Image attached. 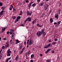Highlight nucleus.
<instances>
[{"label":"nucleus","instance_id":"ea45409f","mask_svg":"<svg viewBox=\"0 0 62 62\" xmlns=\"http://www.w3.org/2000/svg\"><path fill=\"white\" fill-rule=\"evenodd\" d=\"M4 48H5V47L4 46H2V49H4Z\"/></svg>","mask_w":62,"mask_h":62},{"label":"nucleus","instance_id":"5701e85b","mask_svg":"<svg viewBox=\"0 0 62 62\" xmlns=\"http://www.w3.org/2000/svg\"><path fill=\"white\" fill-rule=\"evenodd\" d=\"M20 49H21L22 48V45L21 44H20Z\"/></svg>","mask_w":62,"mask_h":62},{"label":"nucleus","instance_id":"3c124183","mask_svg":"<svg viewBox=\"0 0 62 62\" xmlns=\"http://www.w3.org/2000/svg\"><path fill=\"white\" fill-rule=\"evenodd\" d=\"M54 39V40L55 41H57V39Z\"/></svg>","mask_w":62,"mask_h":62},{"label":"nucleus","instance_id":"dca6fc26","mask_svg":"<svg viewBox=\"0 0 62 62\" xmlns=\"http://www.w3.org/2000/svg\"><path fill=\"white\" fill-rule=\"evenodd\" d=\"M14 32L13 33V34H12V39H13V37H14Z\"/></svg>","mask_w":62,"mask_h":62},{"label":"nucleus","instance_id":"338daca9","mask_svg":"<svg viewBox=\"0 0 62 62\" xmlns=\"http://www.w3.org/2000/svg\"><path fill=\"white\" fill-rule=\"evenodd\" d=\"M24 44L25 45L26 44V42H24Z\"/></svg>","mask_w":62,"mask_h":62},{"label":"nucleus","instance_id":"f8f14e48","mask_svg":"<svg viewBox=\"0 0 62 62\" xmlns=\"http://www.w3.org/2000/svg\"><path fill=\"white\" fill-rule=\"evenodd\" d=\"M50 23H52L53 22V18H50Z\"/></svg>","mask_w":62,"mask_h":62},{"label":"nucleus","instance_id":"cd10ccee","mask_svg":"<svg viewBox=\"0 0 62 62\" xmlns=\"http://www.w3.org/2000/svg\"><path fill=\"white\" fill-rule=\"evenodd\" d=\"M43 33V36H45V35H46V33H44H44Z\"/></svg>","mask_w":62,"mask_h":62},{"label":"nucleus","instance_id":"412c9836","mask_svg":"<svg viewBox=\"0 0 62 62\" xmlns=\"http://www.w3.org/2000/svg\"><path fill=\"white\" fill-rule=\"evenodd\" d=\"M43 3L42 2L41 3V4H40V5L42 7L43 6Z\"/></svg>","mask_w":62,"mask_h":62},{"label":"nucleus","instance_id":"4c0bfd02","mask_svg":"<svg viewBox=\"0 0 62 62\" xmlns=\"http://www.w3.org/2000/svg\"><path fill=\"white\" fill-rule=\"evenodd\" d=\"M30 53V51H29L28 52V54H29Z\"/></svg>","mask_w":62,"mask_h":62},{"label":"nucleus","instance_id":"aec40b11","mask_svg":"<svg viewBox=\"0 0 62 62\" xmlns=\"http://www.w3.org/2000/svg\"><path fill=\"white\" fill-rule=\"evenodd\" d=\"M31 58H33V57H34V54H32V55H31Z\"/></svg>","mask_w":62,"mask_h":62},{"label":"nucleus","instance_id":"f3484780","mask_svg":"<svg viewBox=\"0 0 62 62\" xmlns=\"http://www.w3.org/2000/svg\"><path fill=\"white\" fill-rule=\"evenodd\" d=\"M23 14V12L22 11H21L20 12V14L19 15H22Z\"/></svg>","mask_w":62,"mask_h":62},{"label":"nucleus","instance_id":"052dcab7","mask_svg":"<svg viewBox=\"0 0 62 62\" xmlns=\"http://www.w3.org/2000/svg\"><path fill=\"white\" fill-rule=\"evenodd\" d=\"M54 24H57V23L56 22H55L54 23Z\"/></svg>","mask_w":62,"mask_h":62},{"label":"nucleus","instance_id":"2eb2a0df","mask_svg":"<svg viewBox=\"0 0 62 62\" xmlns=\"http://www.w3.org/2000/svg\"><path fill=\"white\" fill-rule=\"evenodd\" d=\"M37 21L36 19H35L32 22V23H34L36 22V21Z\"/></svg>","mask_w":62,"mask_h":62},{"label":"nucleus","instance_id":"680f3d73","mask_svg":"<svg viewBox=\"0 0 62 62\" xmlns=\"http://www.w3.org/2000/svg\"><path fill=\"white\" fill-rule=\"evenodd\" d=\"M8 60L7 59V60L6 61V62H8Z\"/></svg>","mask_w":62,"mask_h":62},{"label":"nucleus","instance_id":"de8ad7c7","mask_svg":"<svg viewBox=\"0 0 62 62\" xmlns=\"http://www.w3.org/2000/svg\"><path fill=\"white\" fill-rule=\"evenodd\" d=\"M11 59V58L10 57L9 58H8L7 59H8V60H9V59Z\"/></svg>","mask_w":62,"mask_h":62},{"label":"nucleus","instance_id":"6ab92c4d","mask_svg":"<svg viewBox=\"0 0 62 62\" xmlns=\"http://www.w3.org/2000/svg\"><path fill=\"white\" fill-rule=\"evenodd\" d=\"M48 48V46H47V45L46 46H45L44 47V49H45V48Z\"/></svg>","mask_w":62,"mask_h":62},{"label":"nucleus","instance_id":"f704fd0d","mask_svg":"<svg viewBox=\"0 0 62 62\" xmlns=\"http://www.w3.org/2000/svg\"><path fill=\"white\" fill-rule=\"evenodd\" d=\"M21 26H24V24H22L21 25Z\"/></svg>","mask_w":62,"mask_h":62},{"label":"nucleus","instance_id":"4be33fe9","mask_svg":"<svg viewBox=\"0 0 62 62\" xmlns=\"http://www.w3.org/2000/svg\"><path fill=\"white\" fill-rule=\"evenodd\" d=\"M44 8L45 9V10H46V9H47V7H45L44 6Z\"/></svg>","mask_w":62,"mask_h":62},{"label":"nucleus","instance_id":"b1692460","mask_svg":"<svg viewBox=\"0 0 62 62\" xmlns=\"http://www.w3.org/2000/svg\"><path fill=\"white\" fill-rule=\"evenodd\" d=\"M44 6L46 7H48V4H46Z\"/></svg>","mask_w":62,"mask_h":62},{"label":"nucleus","instance_id":"09e8293b","mask_svg":"<svg viewBox=\"0 0 62 62\" xmlns=\"http://www.w3.org/2000/svg\"><path fill=\"white\" fill-rule=\"evenodd\" d=\"M48 53V51L47 50V51L45 52V53L46 54H47Z\"/></svg>","mask_w":62,"mask_h":62},{"label":"nucleus","instance_id":"6e6d98bb","mask_svg":"<svg viewBox=\"0 0 62 62\" xmlns=\"http://www.w3.org/2000/svg\"><path fill=\"white\" fill-rule=\"evenodd\" d=\"M48 41L49 42H51V40H49Z\"/></svg>","mask_w":62,"mask_h":62},{"label":"nucleus","instance_id":"864d4df0","mask_svg":"<svg viewBox=\"0 0 62 62\" xmlns=\"http://www.w3.org/2000/svg\"><path fill=\"white\" fill-rule=\"evenodd\" d=\"M40 0H37V2H40Z\"/></svg>","mask_w":62,"mask_h":62},{"label":"nucleus","instance_id":"2f4dec72","mask_svg":"<svg viewBox=\"0 0 62 62\" xmlns=\"http://www.w3.org/2000/svg\"><path fill=\"white\" fill-rule=\"evenodd\" d=\"M58 11H59V14H60V11H61V9H59Z\"/></svg>","mask_w":62,"mask_h":62},{"label":"nucleus","instance_id":"c756f323","mask_svg":"<svg viewBox=\"0 0 62 62\" xmlns=\"http://www.w3.org/2000/svg\"><path fill=\"white\" fill-rule=\"evenodd\" d=\"M23 50H22L21 51V52L20 53V54H22L23 53Z\"/></svg>","mask_w":62,"mask_h":62},{"label":"nucleus","instance_id":"0eeeda50","mask_svg":"<svg viewBox=\"0 0 62 62\" xmlns=\"http://www.w3.org/2000/svg\"><path fill=\"white\" fill-rule=\"evenodd\" d=\"M3 14H4V11H2L0 13V18L1 17V15H3Z\"/></svg>","mask_w":62,"mask_h":62},{"label":"nucleus","instance_id":"f03ea898","mask_svg":"<svg viewBox=\"0 0 62 62\" xmlns=\"http://www.w3.org/2000/svg\"><path fill=\"white\" fill-rule=\"evenodd\" d=\"M27 48L28 47V44L29 45H32L33 43H34V41H33L31 39L30 40H27Z\"/></svg>","mask_w":62,"mask_h":62},{"label":"nucleus","instance_id":"774afa93","mask_svg":"<svg viewBox=\"0 0 62 62\" xmlns=\"http://www.w3.org/2000/svg\"><path fill=\"white\" fill-rule=\"evenodd\" d=\"M16 10L15 8H13V10Z\"/></svg>","mask_w":62,"mask_h":62},{"label":"nucleus","instance_id":"9b49d317","mask_svg":"<svg viewBox=\"0 0 62 62\" xmlns=\"http://www.w3.org/2000/svg\"><path fill=\"white\" fill-rule=\"evenodd\" d=\"M27 20H28V21H31V19L29 17L27 18Z\"/></svg>","mask_w":62,"mask_h":62},{"label":"nucleus","instance_id":"5fc2aeb1","mask_svg":"<svg viewBox=\"0 0 62 62\" xmlns=\"http://www.w3.org/2000/svg\"><path fill=\"white\" fill-rule=\"evenodd\" d=\"M6 38H3V40H6Z\"/></svg>","mask_w":62,"mask_h":62},{"label":"nucleus","instance_id":"4d7b16f0","mask_svg":"<svg viewBox=\"0 0 62 62\" xmlns=\"http://www.w3.org/2000/svg\"><path fill=\"white\" fill-rule=\"evenodd\" d=\"M10 51V49L9 48L7 50V52H8V51Z\"/></svg>","mask_w":62,"mask_h":62},{"label":"nucleus","instance_id":"bb28decb","mask_svg":"<svg viewBox=\"0 0 62 62\" xmlns=\"http://www.w3.org/2000/svg\"><path fill=\"white\" fill-rule=\"evenodd\" d=\"M35 6H36V4H33L32 5V7H35Z\"/></svg>","mask_w":62,"mask_h":62},{"label":"nucleus","instance_id":"f257e3e1","mask_svg":"<svg viewBox=\"0 0 62 62\" xmlns=\"http://www.w3.org/2000/svg\"><path fill=\"white\" fill-rule=\"evenodd\" d=\"M45 29V28H44L43 29H42L41 32L40 31H38L36 33L37 36L38 37H39L43 34V33H44V31Z\"/></svg>","mask_w":62,"mask_h":62},{"label":"nucleus","instance_id":"393cba45","mask_svg":"<svg viewBox=\"0 0 62 62\" xmlns=\"http://www.w3.org/2000/svg\"><path fill=\"white\" fill-rule=\"evenodd\" d=\"M51 49H49L47 50V51H48V52H50V51H51Z\"/></svg>","mask_w":62,"mask_h":62},{"label":"nucleus","instance_id":"7ed1b4c3","mask_svg":"<svg viewBox=\"0 0 62 62\" xmlns=\"http://www.w3.org/2000/svg\"><path fill=\"white\" fill-rule=\"evenodd\" d=\"M21 18V17L20 16H18L16 19L15 21V22H16H16H17L18 21H19V20H18V19H20Z\"/></svg>","mask_w":62,"mask_h":62},{"label":"nucleus","instance_id":"39448f33","mask_svg":"<svg viewBox=\"0 0 62 62\" xmlns=\"http://www.w3.org/2000/svg\"><path fill=\"white\" fill-rule=\"evenodd\" d=\"M8 52L7 54H8L7 55V56H10V53H11V51H7Z\"/></svg>","mask_w":62,"mask_h":62},{"label":"nucleus","instance_id":"69168bd1","mask_svg":"<svg viewBox=\"0 0 62 62\" xmlns=\"http://www.w3.org/2000/svg\"><path fill=\"white\" fill-rule=\"evenodd\" d=\"M2 50L1 49L0 50V53H1V52H2Z\"/></svg>","mask_w":62,"mask_h":62},{"label":"nucleus","instance_id":"72a5a7b5","mask_svg":"<svg viewBox=\"0 0 62 62\" xmlns=\"http://www.w3.org/2000/svg\"><path fill=\"white\" fill-rule=\"evenodd\" d=\"M61 23V21H59L57 23L58 24H59V23Z\"/></svg>","mask_w":62,"mask_h":62},{"label":"nucleus","instance_id":"603ef678","mask_svg":"<svg viewBox=\"0 0 62 62\" xmlns=\"http://www.w3.org/2000/svg\"><path fill=\"white\" fill-rule=\"evenodd\" d=\"M37 26H39H39H40V25H39V24H37Z\"/></svg>","mask_w":62,"mask_h":62},{"label":"nucleus","instance_id":"49530a36","mask_svg":"<svg viewBox=\"0 0 62 62\" xmlns=\"http://www.w3.org/2000/svg\"><path fill=\"white\" fill-rule=\"evenodd\" d=\"M52 10H50V12H49V13H51L52 12Z\"/></svg>","mask_w":62,"mask_h":62},{"label":"nucleus","instance_id":"a18cd8bd","mask_svg":"<svg viewBox=\"0 0 62 62\" xmlns=\"http://www.w3.org/2000/svg\"><path fill=\"white\" fill-rule=\"evenodd\" d=\"M9 9L10 10H12V8L10 7L9 8Z\"/></svg>","mask_w":62,"mask_h":62},{"label":"nucleus","instance_id":"a211bd4d","mask_svg":"<svg viewBox=\"0 0 62 62\" xmlns=\"http://www.w3.org/2000/svg\"><path fill=\"white\" fill-rule=\"evenodd\" d=\"M15 59L17 60L18 59V55L17 56L16 58Z\"/></svg>","mask_w":62,"mask_h":62},{"label":"nucleus","instance_id":"20e7f679","mask_svg":"<svg viewBox=\"0 0 62 62\" xmlns=\"http://www.w3.org/2000/svg\"><path fill=\"white\" fill-rule=\"evenodd\" d=\"M32 11H31V13H30L29 12H27V15L28 16H29V15H31L32 14Z\"/></svg>","mask_w":62,"mask_h":62},{"label":"nucleus","instance_id":"7c9ffc66","mask_svg":"<svg viewBox=\"0 0 62 62\" xmlns=\"http://www.w3.org/2000/svg\"><path fill=\"white\" fill-rule=\"evenodd\" d=\"M56 44V43L55 42H53L52 43V44L53 45H54V44Z\"/></svg>","mask_w":62,"mask_h":62},{"label":"nucleus","instance_id":"c03bdc74","mask_svg":"<svg viewBox=\"0 0 62 62\" xmlns=\"http://www.w3.org/2000/svg\"><path fill=\"white\" fill-rule=\"evenodd\" d=\"M7 34H8L9 33V32L8 31L7 32Z\"/></svg>","mask_w":62,"mask_h":62},{"label":"nucleus","instance_id":"c85d7f7f","mask_svg":"<svg viewBox=\"0 0 62 62\" xmlns=\"http://www.w3.org/2000/svg\"><path fill=\"white\" fill-rule=\"evenodd\" d=\"M3 4V3L2 2L0 3V6H2V5Z\"/></svg>","mask_w":62,"mask_h":62},{"label":"nucleus","instance_id":"1a4fd4ad","mask_svg":"<svg viewBox=\"0 0 62 62\" xmlns=\"http://www.w3.org/2000/svg\"><path fill=\"white\" fill-rule=\"evenodd\" d=\"M5 29H6V27L4 28L3 29L1 30V33H2V32H3L5 30Z\"/></svg>","mask_w":62,"mask_h":62},{"label":"nucleus","instance_id":"8fccbe9b","mask_svg":"<svg viewBox=\"0 0 62 62\" xmlns=\"http://www.w3.org/2000/svg\"><path fill=\"white\" fill-rule=\"evenodd\" d=\"M40 56H42V54H40Z\"/></svg>","mask_w":62,"mask_h":62},{"label":"nucleus","instance_id":"13d9d810","mask_svg":"<svg viewBox=\"0 0 62 62\" xmlns=\"http://www.w3.org/2000/svg\"><path fill=\"white\" fill-rule=\"evenodd\" d=\"M26 3H28V0H27L26 1Z\"/></svg>","mask_w":62,"mask_h":62},{"label":"nucleus","instance_id":"79ce46f5","mask_svg":"<svg viewBox=\"0 0 62 62\" xmlns=\"http://www.w3.org/2000/svg\"><path fill=\"white\" fill-rule=\"evenodd\" d=\"M49 61H50V60H46L47 62H49Z\"/></svg>","mask_w":62,"mask_h":62},{"label":"nucleus","instance_id":"e2e57ef3","mask_svg":"<svg viewBox=\"0 0 62 62\" xmlns=\"http://www.w3.org/2000/svg\"><path fill=\"white\" fill-rule=\"evenodd\" d=\"M2 9H4V7H2Z\"/></svg>","mask_w":62,"mask_h":62},{"label":"nucleus","instance_id":"423d86ee","mask_svg":"<svg viewBox=\"0 0 62 62\" xmlns=\"http://www.w3.org/2000/svg\"><path fill=\"white\" fill-rule=\"evenodd\" d=\"M6 44L7 45L5 46L6 48L9 47V42H7L6 43Z\"/></svg>","mask_w":62,"mask_h":62},{"label":"nucleus","instance_id":"9d476101","mask_svg":"<svg viewBox=\"0 0 62 62\" xmlns=\"http://www.w3.org/2000/svg\"><path fill=\"white\" fill-rule=\"evenodd\" d=\"M33 2H31L28 5V7H29V8L30 9V7H31V4H32Z\"/></svg>","mask_w":62,"mask_h":62},{"label":"nucleus","instance_id":"37998d69","mask_svg":"<svg viewBox=\"0 0 62 62\" xmlns=\"http://www.w3.org/2000/svg\"><path fill=\"white\" fill-rule=\"evenodd\" d=\"M11 7L12 8H13V6H12V5H11Z\"/></svg>","mask_w":62,"mask_h":62},{"label":"nucleus","instance_id":"a19ab883","mask_svg":"<svg viewBox=\"0 0 62 62\" xmlns=\"http://www.w3.org/2000/svg\"><path fill=\"white\" fill-rule=\"evenodd\" d=\"M10 34H12V31H10Z\"/></svg>","mask_w":62,"mask_h":62},{"label":"nucleus","instance_id":"0e129e2a","mask_svg":"<svg viewBox=\"0 0 62 62\" xmlns=\"http://www.w3.org/2000/svg\"><path fill=\"white\" fill-rule=\"evenodd\" d=\"M12 40H11L10 41V43H11L12 42Z\"/></svg>","mask_w":62,"mask_h":62},{"label":"nucleus","instance_id":"c9c22d12","mask_svg":"<svg viewBox=\"0 0 62 62\" xmlns=\"http://www.w3.org/2000/svg\"><path fill=\"white\" fill-rule=\"evenodd\" d=\"M27 19H26L24 21V22L25 23H26L27 22Z\"/></svg>","mask_w":62,"mask_h":62},{"label":"nucleus","instance_id":"58836bf2","mask_svg":"<svg viewBox=\"0 0 62 62\" xmlns=\"http://www.w3.org/2000/svg\"><path fill=\"white\" fill-rule=\"evenodd\" d=\"M52 53H54V50H52Z\"/></svg>","mask_w":62,"mask_h":62},{"label":"nucleus","instance_id":"a878e982","mask_svg":"<svg viewBox=\"0 0 62 62\" xmlns=\"http://www.w3.org/2000/svg\"><path fill=\"white\" fill-rule=\"evenodd\" d=\"M16 42H18V43H19L20 42V41H19L18 40H16Z\"/></svg>","mask_w":62,"mask_h":62},{"label":"nucleus","instance_id":"ddd939ff","mask_svg":"<svg viewBox=\"0 0 62 62\" xmlns=\"http://www.w3.org/2000/svg\"><path fill=\"white\" fill-rule=\"evenodd\" d=\"M55 18H57V19H58V14H56L55 15Z\"/></svg>","mask_w":62,"mask_h":62},{"label":"nucleus","instance_id":"473e14b6","mask_svg":"<svg viewBox=\"0 0 62 62\" xmlns=\"http://www.w3.org/2000/svg\"><path fill=\"white\" fill-rule=\"evenodd\" d=\"M16 18V17L15 16H13V19H15Z\"/></svg>","mask_w":62,"mask_h":62},{"label":"nucleus","instance_id":"6e6552de","mask_svg":"<svg viewBox=\"0 0 62 62\" xmlns=\"http://www.w3.org/2000/svg\"><path fill=\"white\" fill-rule=\"evenodd\" d=\"M58 38V35L57 34H55L54 36V39H57Z\"/></svg>","mask_w":62,"mask_h":62},{"label":"nucleus","instance_id":"bf43d9fd","mask_svg":"<svg viewBox=\"0 0 62 62\" xmlns=\"http://www.w3.org/2000/svg\"><path fill=\"white\" fill-rule=\"evenodd\" d=\"M31 62H33V61L32 60H31L30 61Z\"/></svg>","mask_w":62,"mask_h":62},{"label":"nucleus","instance_id":"e433bc0d","mask_svg":"<svg viewBox=\"0 0 62 62\" xmlns=\"http://www.w3.org/2000/svg\"><path fill=\"white\" fill-rule=\"evenodd\" d=\"M44 15H45L44 14H43L41 16V17H43L44 16Z\"/></svg>","mask_w":62,"mask_h":62},{"label":"nucleus","instance_id":"4468645a","mask_svg":"<svg viewBox=\"0 0 62 62\" xmlns=\"http://www.w3.org/2000/svg\"><path fill=\"white\" fill-rule=\"evenodd\" d=\"M47 46L48 47H52V44H51L50 43L49 44L47 45Z\"/></svg>","mask_w":62,"mask_h":62}]
</instances>
